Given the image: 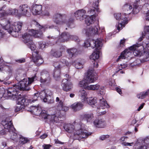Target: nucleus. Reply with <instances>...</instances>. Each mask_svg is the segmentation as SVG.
I'll use <instances>...</instances> for the list:
<instances>
[{
	"label": "nucleus",
	"mask_w": 149,
	"mask_h": 149,
	"mask_svg": "<svg viewBox=\"0 0 149 149\" xmlns=\"http://www.w3.org/2000/svg\"><path fill=\"white\" fill-rule=\"evenodd\" d=\"M59 62L62 67L65 65L68 66L69 65V63L63 58H61Z\"/></svg>",
	"instance_id": "obj_42"
},
{
	"label": "nucleus",
	"mask_w": 149,
	"mask_h": 149,
	"mask_svg": "<svg viewBox=\"0 0 149 149\" xmlns=\"http://www.w3.org/2000/svg\"><path fill=\"white\" fill-rule=\"evenodd\" d=\"M20 12L18 14L17 16L20 17L22 16H26L27 17L30 15L29 8L26 5H23L20 6Z\"/></svg>",
	"instance_id": "obj_9"
},
{
	"label": "nucleus",
	"mask_w": 149,
	"mask_h": 149,
	"mask_svg": "<svg viewBox=\"0 0 149 149\" xmlns=\"http://www.w3.org/2000/svg\"><path fill=\"white\" fill-rule=\"evenodd\" d=\"M39 47L40 49H43L47 45L45 42H39Z\"/></svg>",
	"instance_id": "obj_49"
},
{
	"label": "nucleus",
	"mask_w": 149,
	"mask_h": 149,
	"mask_svg": "<svg viewBox=\"0 0 149 149\" xmlns=\"http://www.w3.org/2000/svg\"><path fill=\"white\" fill-rule=\"evenodd\" d=\"M93 117V114L92 113H87L84 115V118L85 119L87 122L90 121Z\"/></svg>",
	"instance_id": "obj_39"
},
{
	"label": "nucleus",
	"mask_w": 149,
	"mask_h": 149,
	"mask_svg": "<svg viewBox=\"0 0 149 149\" xmlns=\"http://www.w3.org/2000/svg\"><path fill=\"white\" fill-rule=\"evenodd\" d=\"M11 120L8 118H6L5 120L2 121V125L5 129L8 130L12 128L13 126Z\"/></svg>",
	"instance_id": "obj_18"
},
{
	"label": "nucleus",
	"mask_w": 149,
	"mask_h": 149,
	"mask_svg": "<svg viewBox=\"0 0 149 149\" xmlns=\"http://www.w3.org/2000/svg\"><path fill=\"white\" fill-rule=\"evenodd\" d=\"M123 14L121 15L120 13H115L114 15V17L116 19H119V18H120V19H121V18H123L124 19H127L128 17H123Z\"/></svg>",
	"instance_id": "obj_47"
},
{
	"label": "nucleus",
	"mask_w": 149,
	"mask_h": 149,
	"mask_svg": "<svg viewBox=\"0 0 149 149\" xmlns=\"http://www.w3.org/2000/svg\"><path fill=\"white\" fill-rule=\"evenodd\" d=\"M109 136L108 135H103L102 136H101L100 137V139L102 140H103L107 138H109Z\"/></svg>",
	"instance_id": "obj_61"
},
{
	"label": "nucleus",
	"mask_w": 149,
	"mask_h": 149,
	"mask_svg": "<svg viewBox=\"0 0 149 149\" xmlns=\"http://www.w3.org/2000/svg\"><path fill=\"white\" fill-rule=\"evenodd\" d=\"M85 102L93 107H95L97 104V100L96 98L91 97L88 98Z\"/></svg>",
	"instance_id": "obj_29"
},
{
	"label": "nucleus",
	"mask_w": 149,
	"mask_h": 149,
	"mask_svg": "<svg viewBox=\"0 0 149 149\" xmlns=\"http://www.w3.org/2000/svg\"><path fill=\"white\" fill-rule=\"evenodd\" d=\"M39 94L38 93H35L32 98V100L31 102H33L37 100V99L38 98Z\"/></svg>",
	"instance_id": "obj_55"
},
{
	"label": "nucleus",
	"mask_w": 149,
	"mask_h": 149,
	"mask_svg": "<svg viewBox=\"0 0 149 149\" xmlns=\"http://www.w3.org/2000/svg\"><path fill=\"white\" fill-rule=\"evenodd\" d=\"M33 61L37 65L39 66L43 62V59L40 56H38V52L35 49L32 51Z\"/></svg>",
	"instance_id": "obj_12"
},
{
	"label": "nucleus",
	"mask_w": 149,
	"mask_h": 149,
	"mask_svg": "<svg viewBox=\"0 0 149 149\" xmlns=\"http://www.w3.org/2000/svg\"><path fill=\"white\" fill-rule=\"evenodd\" d=\"M47 136V135L46 134H43L42 135H41L40 136V138L41 139H44L46 138Z\"/></svg>",
	"instance_id": "obj_64"
},
{
	"label": "nucleus",
	"mask_w": 149,
	"mask_h": 149,
	"mask_svg": "<svg viewBox=\"0 0 149 149\" xmlns=\"http://www.w3.org/2000/svg\"><path fill=\"white\" fill-rule=\"evenodd\" d=\"M100 106L97 107V111L99 115H101L106 113V111L103 110L106 108L109 107V106L106 101L104 100L103 98L102 99H100Z\"/></svg>",
	"instance_id": "obj_10"
},
{
	"label": "nucleus",
	"mask_w": 149,
	"mask_h": 149,
	"mask_svg": "<svg viewBox=\"0 0 149 149\" xmlns=\"http://www.w3.org/2000/svg\"><path fill=\"white\" fill-rule=\"evenodd\" d=\"M95 47V49L92 54L90 56V59L93 60L94 61H95V60L97 59L98 58L99 56V50L100 49H98L96 47Z\"/></svg>",
	"instance_id": "obj_25"
},
{
	"label": "nucleus",
	"mask_w": 149,
	"mask_h": 149,
	"mask_svg": "<svg viewBox=\"0 0 149 149\" xmlns=\"http://www.w3.org/2000/svg\"><path fill=\"white\" fill-rule=\"evenodd\" d=\"M17 104L16 110L17 111H19L24 109L26 105H27L26 99L24 97H19L17 99Z\"/></svg>",
	"instance_id": "obj_13"
},
{
	"label": "nucleus",
	"mask_w": 149,
	"mask_h": 149,
	"mask_svg": "<svg viewBox=\"0 0 149 149\" xmlns=\"http://www.w3.org/2000/svg\"><path fill=\"white\" fill-rule=\"evenodd\" d=\"M128 23V21L127 20H126V19L123 20V21H121L119 22H118V24L116 25V27L117 30H118L119 31L122 29V27H124L125 25L127 24Z\"/></svg>",
	"instance_id": "obj_33"
},
{
	"label": "nucleus",
	"mask_w": 149,
	"mask_h": 149,
	"mask_svg": "<svg viewBox=\"0 0 149 149\" xmlns=\"http://www.w3.org/2000/svg\"><path fill=\"white\" fill-rule=\"evenodd\" d=\"M83 106V104L81 102H75L71 105L72 109L74 111H79L82 109Z\"/></svg>",
	"instance_id": "obj_23"
},
{
	"label": "nucleus",
	"mask_w": 149,
	"mask_h": 149,
	"mask_svg": "<svg viewBox=\"0 0 149 149\" xmlns=\"http://www.w3.org/2000/svg\"><path fill=\"white\" fill-rule=\"evenodd\" d=\"M149 61V51L148 52L144 54L143 57L142 59H136L135 61H134V63L135 65L136 66L139 65L141 63L144 62L146 61Z\"/></svg>",
	"instance_id": "obj_17"
},
{
	"label": "nucleus",
	"mask_w": 149,
	"mask_h": 149,
	"mask_svg": "<svg viewBox=\"0 0 149 149\" xmlns=\"http://www.w3.org/2000/svg\"><path fill=\"white\" fill-rule=\"evenodd\" d=\"M126 40L125 39H124L123 40H120V47H123L125 46V40Z\"/></svg>",
	"instance_id": "obj_58"
},
{
	"label": "nucleus",
	"mask_w": 149,
	"mask_h": 149,
	"mask_svg": "<svg viewBox=\"0 0 149 149\" xmlns=\"http://www.w3.org/2000/svg\"><path fill=\"white\" fill-rule=\"evenodd\" d=\"M79 95L82 102H85L88 98L87 97V93L84 90H81L79 91Z\"/></svg>",
	"instance_id": "obj_31"
},
{
	"label": "nucleus",
	"mask_w": 149,
	"mask_h": 149,
	"mask_svg": "<svg viewBox=\"0 0 149 149\" xmlns=\"http://www.w3.org/2000/svg\"><path fill=\"white\" fill-rule=\"evenodd\" d=\"M63 19H55L54 22L57 24L60 25L63 24L64 21Z\"/></svg>",
	"instance_id": "obj_52"
},
{
	"label": "nucleus",
	"mask_w": 149,
	"mask_h": 149,
	"mask_svg": "<svg viewBox=\"0 0 149 149\" xmlns=\"http://www.w3.org/2000/svg\"><path fill=\"white\" fill-rule=\"evenodd\" d=\"M19 13L18 12V10L15 9H10L8 12H4L1 13V16L2 17L8 15H15L17 16V14Z\"/></svg>",
	"instance_id": "obj_22"
},
{
	"label": "nucleus",
	"mask_w": 149,
	"mask_h": 149,
	"mask_svg": "<svg viewBox=\"0 0 149 149\" xmlns=\"http://www.w3.org/2000/svg\"><path fill=\"white\" fill-rule=\"evenodd\" d=\"M8 24L4 27V29L12 35L15 32L18 33L19 31L23 25L22 23L21 22H15L11 27L10 26V23L9 20L8 21Z\"/></svg>",
	"instance_id": "obj_6"
},
{
	"label": "nucleus",
	"mask_w": 149,
	"mask_h": 149,
	"mask_svg": "<svg viewBox=\"0 0 149 149\" xmlns=\"http://www.w3.org/2000/svg\"><path fill=\"white\" fill-rule=\"evenodd\" d=\"M61 71L60 70L55 69L54 72L53 77L56 80L60 79Z\"/></svg>",
	"instance_id": "obj_35"
},
{
	"label": "nucleus",
	"mask_w": 149,
	"mask_h": 149,
	"mask_svg": "<svg viewBox=\"0 0 149 149\" xmlns=\"http://www.w3.org/2000/svg\"><path fill=\"white\" fill-rule=\"evenodd\" d=\"M84 46L86 47L91 46L92 48L96 47L97 49H101L102 45V40L101 39H97L96 41L94 40H86L84 43Z\"/></svg>",
	"instance_id": "obj_8"
},
{
	"label": "nucleus",
	"mask_w": 149,
	"mask_h": 149,
	"mask_svg": "<svg viewBox=\"0 0 149 149\" xmlns=\"http://www.w3.org/2000/svg\"><path fill=\"white\" fill-rule=\"evenodd\" d=\"M70 36L68 33L63 32L59 36L58 41L60 42H66L70 39Z\"/></svg>",
	"instance_id": "obj_19"
},
{
	"label": "nucleus",
	"mask_w": 149,
	"mask_h": 149,
	"mask_svg": "<svg viewBox=\"0 0 149 149\" xmlns=\"http://www.w3.org/2000/svg\"><path fill=\"white\" fill-rule=\"evenodd\" d=\"M73 124V125L70 124H66L64 126V128L66 131L76 137L77 139L80 140L82 139H86L92 134L83 129L84 125L80 121L76 120Z\"/></svg>",
	"instance_id": "obj_1"
},
{
	"label": "nucleus",
	"mask_w": 149,
	"mask_h": 149,
	"mask_svg": "<svg viewBox=\"0 0 149 149\" xmlns=\"http://www.w3.org/2000/svg\"><path fill=\"white\" fill-rule=\"evenodd\" d=\"M122 144L124 146H133L134 145V143L133 142L131 143H128L126 142H123L122 143Z\"/></svg>",
	"instance_id": "obj_56"
},
{
	"label": "nucleus",
	"mask_w": 149,
	"mask_h": 149,
	"mask_svg": "<svg viewBox=\"0 0 149 149\" xmlns=\"http://www.w3.org/2000/svg\"><path fill=\"white\" fill-rule=\"evenodd\" d=\"M25 61V60L24 58H22L20 59L16 60V61L19 63H24Z\"/></svg>",
	"instance_id": "obj_59"
},
{
	"label": "nucleus",
	"mask_w": 149,
	"mask_h": 149,
	"mask_svg": "<svg viewBox=\"0 0 149 149\" xmlns=\"http://www.w3.org/2000/svg\"><path fill=\"white\" fill-rule=\"evenodd\" d=\"M84 89L88 90H99L101 91L100 89L103 90L104 89V87H101L98 84H96L94 85H90L87 86H86V87L84 88Z\"/></svg>",
	"instance_id": "obj_24"
},
{
	"label": "nucleus",
	"mask_w": 149,
	"mask_h": 149,
	"mask_svg": "<svg viewBox=\"0 0 149 149\" xmlns=\"http://www.w3.org/2000/svg\"><path fill=\"white\" fill-rule=\"evenodd\" d=\"M16 85H14L13 87L9 88L6 90L8 97L15 96L16 98H17V96L18 95L19 91L15 88Z\"/></svg>",
	"instance_id": "obj_15"
},
{
	"label": "nucleus",
	"mask_w": 149,
	"mask_h": 149,
	"mask_svg": "<svg viewBox=\"0 0 149 149\" xmlns=\"http://www.w3.org/2000/svg\"><path fill=\"white\" fill-rule=\"evenodd\" d=\"M70 39H72L75 42H78L79 41V39L78 37L76 36L71 35L70 36Z\"/></svg>",
	"instance_id": "obj_53"
},
{
	"label": "nucleus",
	"mask_w": 149,
	"mask_h": 149,
	"mask_svg": "<svg viewBox=\"0 0 149 149\" xmlns=\"http://www.w3.org/2000/svg\"><path fill=\"white\" fill-rule=\"evenodd\" d=\"M100 29L97 24L95 26L89 27H85L83 30V33L86 35L89 36L90 34H94L97 33L98 29Z\"/></svg>",
	"instance_id": "obj_11"
},
{
	"label": "nucleus",
	"mask_w": 149,
	"mask_h": 149,
	"mask_svg": "<svg viewBox=\"0 0 149 149\" xmlns=\"http://www.w3.org/2000/svg\"><path fill=\"white\" fill-rule=\"evenodd\" d=\"M10 132L11 134L10 138L13 141H17L18 140L19 137L17 134L13 131H10Z\"/></svg>",
	"instance_id": "obj_40"
},
{
	"label": "nucleus",
	"mask_w": 149,
	"mask_h": 149,
	"mask_svg": "<svg viewBox=\"0 0 149 149\" xmlns=\"http://www.w3.org/2000/svg\"><path fill=\"white\" fill-rule=\"evenodd\" d=\"M54 66V67L55 69L60 70L62 68V66L59 61L54 62L53 63Z\"/></svg>",
	"instance_id": "obj_44"
},
{
	"label": "nucleus",
	"mask_w": 149,
	"mask_h": 149,
	"mask_svg": "<svg viewBox=\"0 0 149 149\" xmlns=\"http://www.w3.org/2000/svg\"><path fill=\"white\" fill-rule=\"evenodd\" d=\"M42 6L41 5L33 4L32 6V12L33 15L41 14L42 12Z\"/></svg>",
	"instance_id": "obj_16"
},
{
	"label": "nucleus",
	"mask_w": 149,
	"mask_h": 149,
	"mask_svg": "<svg viewBox=\"0 0 149 149\" xmlns=\"http://www.w3.org/2000/svg\"><path fill=\"white\" fill-rule=\"evenodd\" d=\"M57 110L58 111H67L69 110V108L68 107L64 106L63 101L62 100L60 101L57 108Z\"/></svg>",
	"instance_id": "obj_28"
},
{
	"label": "nucleus",
	"mask_w": 149,
	"mask_h": 149,
	"mask_svg": "<svg viewBox=\"0 0 149 149\" xmlns=\"http://www.w3.org/2000/svg\"><path fill=\"white\" fill-rule=\"evenodd\" d=\"M139 46H139L138 45H134L130 47L129 48V49L128 50H129V51L130 50H134H134L136 49V47H138Z\"/></svg>",
	"instance_id": "obj_54"
},
{
	"label": "nucleus",
	"mask_w": 149,
	"mask_h": 149,
	"mask_svg": "<svg viewBox=\"0 0 149 149\" xmlns=\"http://www.w3.org/2000/svg\"><path fill=\"white\" fill-rule=\"evenodd\" d=\"M99 2L98 1L95 2V3H93V8H90L88 10L87 13L88 14L87 15L84 14L86 13V10L84 9H81L78 10L76 11L74 13V15L77 17H79L82 16L83 19H88L89 18L90 19H95L97 17V15L96 14H94L95 12V10H96L97 12H99V8L97 7L98 6Z\"/></svg>",
	"instance_id": "obj_3"
},
{
	"label": "nucleus",
	"mask_w": 149,
	"mask_h": 149,
	"mask_svg": "<svg viewBox=\"0 0 149 149\" xmlns=\"http://www.w3.org/2000/svg\"><path fill=\"white\" fill-rule=\"evenodd\" d=\"M32 111L35 115H38L40 114V111L41 110V107L38 105L37 106H33L31 108Z\"/></svg>",
	"instance_id": "obj_32"
},
{
	"label": "nucleus",
	"mask_w": 149,
	"mask_h": 149,
	"mask_svg": "<svg viewBox=\"0 0 149 149\" xmlns=\"http://www.w3.org/2000/svg\"><path fill=\"white\" fill-rule=\"evenodd\" d=\"M97 79V77L94 72L93 69H89L86 79L80 81L79 85L84 88L86 87V86H87L89 84L94 82Z\"/></svg>",
	"instance_id": "obj_4"
},
{
	"label": "nucleus",
	"mask_w": 149,
	"mask_h": 149,
	"mask_svg": "<svg viewBox=\"0 0 149 149\" xmlns=\"http://www.w3.org/2000/svg\"><path fill=\"white\" fill-rule=\"evenodd\" d=\"M40 114L42 118L47 119V121H49L53 123H56L59 120V116H58L57 114L49 115L47 113L46 111L42 110Z\"/></svg>",
	"instance_id": "obj_7"
},
{
	"label": "nucleus",
	"mask_w": 149,
	"mask_h": 149,
	"mask_svg": "<svg viewBox=\"0 0 149 149\" xmlns=\"http://www.w3.org/2000/svg\"><path fill=\"white\" fill-rule=\"evenodd\" d=\"M94 124L97 127H104L105 126V121L101 119H96L94 122Z\"/></svg>",
	"instance_id": "obj_27"
},
{
	"label": "nucleus",
	"mask_w": 149,
	"mask_h": 149,
	"mask_svg": "<svg viewBox=\"0 0 149 149\" xmlns=\"http://www.w3.org/2000/svg\"><path fill=\"white\" fill-rule=\"evenodd\" d=\"M73 65L75 66V68L77 69H80L82 68L83 67L82 64L77 61H75L73 63Z\"/></svg>",
	"instance_id": "obj_43"
},
{
	"label": "nucleus",
	"mask_w": 149,
	"mask_h": 149,
	"mask_svg": "<svg viewBox=\"0 0 149 149\" xmlns=\"http://www.w3.org/2000/svg\"><path fill=\"white\" fill-rule=\"evenodd\" d=\"M67 79V81L63 82L61 85L62 89L66 92L70 91L73 88V84L70 81L69 79Z\"/></svg>",
	"instance_id": "obj_14"
},
{
	"label": "nucleus",
	"mask_w": 149,
	"mask_h": 149,
	"mask_svg": "<svg viewBox=\"0 0 149 149\" xmlns=\"http://www.w3.org/2000/svg\"><path fill=\"white\" fill-rule=\"evenodd\" d=\"M19 142L22 144H24L27 143L29 141V140L26 138L24 137L19 135Z\"/></svg>",
	"instance_id": "obj_41"
},
{
	"label": "nucleus",
	"mask_w": 149,
	"mask_h": 149,
	"mask_svg": "<svg viewBox=\"0 0 149 149\" xmlns=\"http://www.w3.org/2000/svg\"><path fill=\"white\" fill-rule=\"evenodd\" d=\"M36 77V76H35L31 78H28V79L24 78L16 84L15 88L18 91L29 90L30 89V85L33 82Z\"/></svg>",
	"instance_id": "obj_5"
},
{
	"label": "nucleus",
	"mask_w": 149,
	"mask_h": 149,
	"mask_svg": "<svg viewBox=\"0 0 149 149\" xmlns=\"http://www.w3.org/2000/svg\"><path fill=\"white\" fill-rule=\"evenodd\" d=\"M132 8V6L129 4H126L123 6V9L125 11L127 10V11L130 10V11Z\"/></svg>",
	"instance_id": "obj_46"
},
{
	"label": "nucleus",
	"mask_w": 149,
	"mask_h": 149,
	"mask_svg": "<svg viewBox=\"0 0 149 149\" xmlns=\"http://www.w3.org/2000/svg\"><path fill=\"white\" fill-rule=\"evenodd\" d=\"M138 4H136L134 6V7L132 10V13L134 14L137 13L139 12V9Z\"/></svg>",
	"instance_id": "obj_45"
},
{
	"label": "nucleus",
	"mask_w": 149,
	"mask_h": 149,
	"mask_svg": "<svg viewBox=\"0 0 149 149\" xmlns=\"http://www.w3.org/2000/svg\"><path fill=\"white\" fill-rule=\"evenodd\" d=\"M50 92L49 91L47 90H45L41 91L39 94V96L44 101V99L45 98L47 95L48 93Z\"/></svg>",
	"instance_id": "obj_37"
},
{
	"label": "nucleus",
	"mask_w": 149,
	"mask_h": 149,
	"mask_svg": "<svg viewBox=\"0 0 149 149\" xmlns=\"http://www.w3.org/2000/svg\"><path fill=\"white\" fill-rule=\"evenodd\" d=\"M54 17L55 18V19H58V18H62L66 17V16L65 15H61L60 14L58 13L55 14Z\"/></svg>",
	"instance_id": "obj_50"
},
{
	"label": "nucleus",
	"mask_w": 149,
	"mask_h": 149,
	"mask_svg": "<svg viewBox=\"0 0 149 149\" xmlns=\"http://www.w3.org/2000/svg\"><path fill=\"white\" fill-rule=\"evenodd\" d=\"M35 23L36 26L38 28L39 30L31 29L29 31V34L25 33L22 36L24 42L31 51L35 50L36 48V46L32 40V36L39 37L42 34V32L45 30V27L41 26L37 22H35Z\"/></svg>",
	"instance_id": "obj_2"
},
{
	"label": "nucleus",
	"mask_w": 149,
	"mask_h": 149,
	"mask_svg": "<svg viewBox=\"0 0 149 149\" xmlns=\"http://www.w3.org/2000/svg\"><path fill=\"white\" fill-rule=\"evenodd\" d=\"M149 94V89L146 92H142L137 95V97L139 99H143L147 95Z\"/></svg>",
	"instance_id": "obj_38"
},
{
	"label": "nucleus",
	"mask_w": 149,
	"mask_h": 149,
	"mask_svg": "<svg viewBox=\"0 0 149 149\" xmlns=\"http://www.w3.org/2000/svg\"><path fill=\"white\" fill-rule=\"evenodd\" d=\"M142 36L140 37L138 39L139 42L142 41L143 38L146 37L147 39H149V26H146L144 28V33L142 32Z\"/></svg>",
	"instance_id": "obj_26"
},
{
	"label": "nucleus",
	"mask_w": 149,
	"mask_h": 149,
	"mask_svg": "<svg viewBox=\"0 0 149 149\" xmlns=\"http://www.w3.org/2000/svg\"><path fill=\"white\" fill-rule=\"evenodd\" d=\"M143 14L144 16L147 17L146 19H149V11H144L143 12Z\"/></svg>",
	"instance_id": "obj_57"
},
{
	"label": "nucleus",
	"mask_w": 149,
	"mask_h": 149,
	"mask_svg": "<svg viewBox=\"0 0 149 149\" xmlns=\"http://www.w3.org/2000/svg\"><path fill=\"white\" fill-rule=\"evenodd\" d=\"M65 78L64 79H63V82L64 81H67V79H70V77H69V75L68 74H66L64 76Z\"/></svg>",
	"instance_id": "obj_62"
},
{
	"label": "nucleus",
	"mask_w": 149,
	"mask_h": 149,
	"mask_svg": "<svg viewBox=\"0 0 149 149\" xmlns=\"http://www.w3.org/2000/svg\"><path fill=\"white\" fill-rule=\"evenodd\" d=\"M50 93L47 95L45 98L44 99V101L45 102H47L49 104H52L54 103V99L50 95Z\"/></svg>",
	"instance_id": "obj_34"
},
{
	"label": "nucleus",
	"mask_w": 149,
	"mask_h": 149,
	"mask_svg": "<svg viewBox=\"0 0 149 149\" xmlns=\"http://www.w3.org/2000/svg\"><path fill=\"white\" fill-rule=\"evenodd\" d=\"M139 149H149V146L147 144L146 145H143L141 146Z\"/></svg>",
	"instance_id": "obj_60"
},
{
	"label": "nucleus",
	"mask_w": 149,
	"mask_h": 149,
	"mask_svg": "<svg viewBox=\"0 0 149 149\" xmlns=\"http://www.w3.org/2000/svg\"><path fill=\"white\" fill-rule=\"evenodd\" d=\"M142 10L144 11H149V3H145L143 6Z\"/></svg>",
	"instance_id": "obj_51"
},
{
	"label": "nucleus",
	"mask_w": 149,
	"mask_h": 149,
	"mask_svg": "<svg viewBox=\"0 0 149 149\" xmlns=\"http://www.w3.org/2000/svg\"><path fill=\"white\" fill-rule=\"evenodd\" d=\"M51 146L50 145H45L43 146V149H49Z\"/></svg>",
	"instance_id": "obj_63"
},
{
	"label": "nucleus",
	"mask_w": 149,
	"mask_h": 149,
	"mask_svg": "<svg viewBox=\"0 0 149 149\" xmlns=\"http://www.w3.org/2000/svg\"><path fill=\"white\" fill-rule=\"evenodd\" d=\"M62 51H56L55 50H52L51 52V54L53 56L56 58L59 57L62 55Z\"/></svg>",
	"instance_id": "obj_36"
},
{
	"label": "nucleus",
	"mask_w": 149,
	"mask_h": 149,
	"mask_svg": "<svg viewBox=\"0 0 149 149\" xmlns=\"http://www.w3.org/2000/svg\"><path fill=\"white\" fill-rule=\"evenodd\" d=\"M42 77H40V81L41 83H46L48 84L50 82L51 79L49 73H43L42 74Z\"/></svg>",
	"instance_id": "obj_20"
},
{
	"label": "nucleus",
	"mask_w": 149,
	"mask_h": 149,
	"mask_svg": "<svg viewBox=\"0 0 149 149\" xmlns=\"http://www.w3.org/2000/svg\"><path fill=\"white\" fill-rule=\"evenodd\" d=\"M77 49L75 48L68 49L67 52L68 54V56L70 58L73 57L75 56L76 53L77 52Z\"/></svg>",
	"instance_id": "obj_30"
},
{
	"label": "nucleus",
	"mask_w": 149,
	"mask_h": 149,
	"mask_svg": "<svg viewBox=\"0 0 149 149\" xmlns=\"http://www.w3.org/2000/svg\"><path fill=\"white\" fill-rule=\"evenodd\" d=\"M85 22L87 25H90L94 22V19H85Z\"/></svg>",
	"instance_id": "obj_48"
},
{
	"label": "nucleus",
	"mask_w": 149,
	"mask_h": 149,
	"mask_svg": "<svg viewBox=\"0 0 149 149\" xmlns=\"http://www.w3.org/2000/svg\"><path fill=\"white\" fill-rule=\"evenodd\" d=\"M132 54V52L128 49H125L122 52L121 55L117 59V61H118L120 59H125L130 57Z\"/></svg>",
	"instance_id": "obj_21"
}]
</instances>
